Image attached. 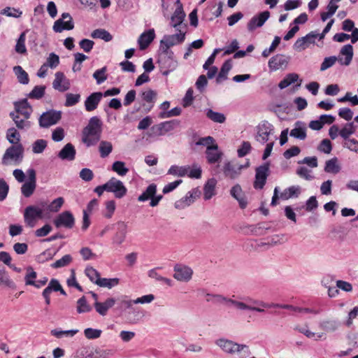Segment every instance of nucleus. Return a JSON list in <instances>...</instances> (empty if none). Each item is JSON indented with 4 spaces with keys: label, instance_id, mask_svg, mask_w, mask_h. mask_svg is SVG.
Here are the masks:
<instances>
[{
    "label": "nucleus",
    "instance_id": "f257e3e1",
    "mask_svg": "<svg viewBox=\"0 0 358 358\" xmlns=\"http://www.w3.org/2000/svg\"><path fill=\"white\" fill-rule=\"evenodd\" d=\"M28 179L25 181L26 175L22 169H16L13 171V176L20 183L24 182L20 188L22 194L29 198L36 188V173L34 169H29L26 172Z\"/></svg>",
    "mask_w": 358,
    "mask_h": 358
},
{
    "label": "nucleus",
    "instance_id": "f03ea898",
    "mask_svg": "<svg viewBox=\"0 0 358 358\" xmlns=\"http://www.w3.org/2000/svg\"><path fill=\"white\" fill-rule=\"evenodd\" d=\"M102 123L101 120L94 116L89 120L88 124L83 129L82 141L87 146L96 144L101 138Z\"/></svg>",
    "mask_w": 358,
    "mask_h": 358
},
{
    "label": "nucleus",
    "instance_id": "7ed1b4c3",
    "mask_svg": "<svg viewBox=\"0 0 358 358\" xmlns=\"http://www.w3.org/2000/svg\"><path fill=\"white\" fill-rule=\"evenodd\" d=\"M215 344L225 353L234 355L238 353L241 358H246L250 355L249 347L244 344H238L226 338H219Z\"/></svg>",
    "mask_w": 358,
    "mask_h": 358
},
{
    "label": "nucleus",
    "instance_id": "20e7f679",
    "mask_svg": "<svg viewBox=\"0 0 358 358\" xmlns=\"http://www.w3.org/2000/svg\"><path fill=\"white\" fill-rule=\"evenodd\" d=\"M157 63L164 76L169 75L178 67V61L174 57L172 50H164L159 49Z\"/></svg>",
    "mask_w": 358,
    "mask_h": 358
},
{
    "label": "nucleus",
    "instance_id": "39448f33",
    "mask_svg": "<svg viewBox=\"0 0 358 358\" xmlns=\"http://www.w3.org/2000/svg\"><path fill=\"white\" fill-rule=\"evenodd\" d=\"M24 157V148L17 144L8 148L3 155L1 164L4 166L19 165Z\"/></svg>",
    "mask_w": 358,
    "mask_h": 358
},
{
    "label": "nucleus",
    "instance_id": "423d86ee",
    "mask_svg": "<svg viewBox=\"0 0 358 358\" xmlns=\"http://www.w3.org/2000/svg\"><path fill=\"white\" fill-rule=\"evenodd\" d=\"M180 123V122L178 120H172L155 124L151 127L148 135L150 137L164 136L178 127Z\"/></svg>",
    "mask_w": 358,
    "mask_h": 358
},
{
    "label": "nucleus",
    "instance_id": "0eeeda50",
    "mask_svg": "<svg viewBox=\"0 0 358 358\" xmlns=\"http://www.w3.org/2000/svg\"><path fill=\"white\" fill-rule=\"evenodd\" d=\"M179 33L172 35H165L160 41V50H171L170 48L182 43L185 39V31L178 29Z\"/></svg>",
    "mask_w": 358,
    "mask_h": 358
},
{
    "label": "nucleus",
    "instance_id": "6e6552de",
    "mask_svg": "<svg viewBox=\"0 0 358 358\" xmlns=\"http://www.w3.org/2000/svg\"><path fill=\"white\" fill-rule=\"evenodd\" d=\"M44 208L36 206H27L24 213V219L25 223L30 227H34L37 219L43 217Z\"/></svg>",
    "mask_w": 358,
    "mask_h": 358
},
{
    "label": "nucleus",
    "instance_id": "1a4fd4ad",
    "mask_svg": "<svg viewBox=\"0 0 358 358\" xmlns=\"http://www.w3.org/2000/svg\"><path fill=\"white\" fill-rule=\"evenodd\" d=\"M193 273V269L189 266L182 264H176L173 267V277L177 281L188 282L192 280Z\"/></svg>",
    "mask_w": 358,
    "mask_h": 358
},
{
    "label": "nucleus",
    "instance_id": "9d476101",
    "mask_svg": "<svg viewBox=\"0 0 358 358\" xmlns=\"http://www.w3.org/2000/svg\"><path fill=\"white\" fill-rule=\"evenodd\" d=\"M274 132L273 126L268 121H262L257 127V141L261 143H265L270 140V136Z\"/></svg>",
    "mask_w": 358,
    "mask_h": 358
},
{
    "label": "nucleus",
    "instance_id": "9b49d317",
    "mask_svg": "<svg viewBox=\"0 0 358 358\" xmlns=\"http://www.w3.org/2000/svg\"><path fill=\"white\" fill-rule=\"evenodd\" d=\"M270 164L268 162L265 163L255 169V180L254 182V187L257 189H262L266 184V179L270 173Z\"/></svg>",
    "mask_w": 358,
    "mask_h": 358
},
{
    "label": "nucleus",
    "instance_id": "f8f14e48",
    "mask_svg": "<svg viewBox=\"0 0 358 358\" xmlns=\"http://www.w3.org/2000/svg\"><path fill=\"white\" fill-rule=\"evenodd\" d=\"M62 113L60 111L54 110L43 113L39 117V126L42 128H48L56 124L61 119Z\"/></svg>",
    "mask_w": 358,
    "mask_h": 358
},
{
    "label": "nucleus",
    "instance_id": "ddd939ff",
    "mask_svg": "<svg viewBox=\"0 0 358 358\" xmlns=\"http://www.w3.org/2000/svg\"><path fill=\"white\" fill-rule=\"evenodd\" d=\"M74 28V23L71 15L68 13L62 14L61 17L57 20L52 27L56 33H61L64 30H72Z\"/></svg>",
    "mask_w": 358,
    "mask_h": 358
},
{
    "label": "nucleus",
    "instance_id": "4468645a",
    "mask_svg": "<svg viewBox=\"0 0 358 358\" xmlns=\"http://www.w3.org/2000/svg\"><path fill=\"white\" fill-rule=\"evenodd\" d=\"M248 165L249 162L246 165H241L236 161L229 162L224 165L223 172L226 177L236 179L241 175L242 169L248 167Z\"/></svg>",
    "mask_w": 358,
    "mask_h": 358
},
{
    "label": "nucleus",
    "instance_id": "2eb2a0df",
    "mask_svg": "<svg viewBox=\"0 0 358 358\" xmlns=\"http://www.w3.org/2000/svg\"><path fill=\"white\" fill-rule=\"evenodd\" d=\"M106 185L108 187V192H113L115 196L117 199L124 197L127 192V189L123 182L115 178H111L106 182Z\"/></svg>",
    "mask_w": 358,
    "mask_h": 358
},
{
    "label": "nucleus",
    "instance_id": "dca6fc26",
    "mask_svg": "<svg viewBox=\"0 0 358 358\" xmlns=\"http://www.w3.org/2000/svg\"><path fill=\"white\" fill-rule=\"evenodd\" d=\"M53 222L57 228L65 227L71 229L75 224V218L70 211L66 210L59 214Z\"/></svg>",
    "mask_w": 358,
    "mask_h": 358
},
{
    "label": "nucleus",
    "instance_id": "f3484780",
    "mask_svg": "<svg viewBox=\"0 0 358 358\" xmlns=\"http://www.w3.org/2000/svg\"><path fill=\"white\" fill-rule=\"evenodd\" d=\"M317 36L318 33L316 31H310L305 36L298 38L293 45L294 49L298 52L306 50L310 44L315 43Z\"/></svg>",
    "mask_w": 358,
    "mask_h": 358
},
{
    "label": "nucleus",
    "instance_id": "a211bd4d",
    "mask_svg": "<svg viewBox=\"0 0 358 358\" xmlns=\"http://www.w3.org/2000/svg\"><path fill=\"white\" fill-rule=\"evenodd\" d=\"M52 87L59 92H64L70 89L71 82L63 72L58 71L55 74Z\"/></svg>",
    "mask_w": 358,
    "mask_h": 358
},
{
    "label": "nucleus",
    "instance_id": "6ab92c4d",
    "mask_svg": "<svg viewBox=\"0 0 358 358\" xmlns=\"http://www.w3.org/2000/svg\"><path fill=\"white\" fill-rule=\"evenodd\" d=\"M32 108L27 99L14 102V110L10 113H15L17 115L30 118Z\"/></svg>",
    "mask_w": 358,
    "mask_h": 358
},
{
    "label": "nucleus",
    "instance_id": "aec40b11",
    "mask_svg": "<svg viewBox=\"0 0 358 358\" xmlns=\"http://www.w3.org/2000/svg\"><path fill=\"white\" fill-rule=\"evenodd\" d=\"M289 61V58L284 55H276L272 57L268 62V66L271 71H275L281 68H285Z\"/></svg>",
    "mask_w": 358,
    "mask_h": 358
},
{
    "label": "nucleus",
    "instance_id": "412c9836",
    "mask_svg": "<svg viewBox=\"0 0 358 358\" xmlns=\"http://www.w3.org/2000/svg\"><path fill=\"white\" fill-rule=\"evenodd\" d=\"M185 17V13L183 11L182 6V4H180L171 16V25L176 30L182 29V28H186V24L182 23Z\"/></svg>",
    "mask_w": 358,
    "mask_h": 358
},
{
    "label": "nucleus",
    "instance_id": "4be33fe9",
    "mask_svg": "<svg viewBox=\"0 0 358 358\" xmlns=\"http://www.w3.org/2000/svg\"><path fill=\"white\" fill-rule=\"evenodd\" d=\"M270 13L267 10L260 13L259 15H255L248 23V29L252 31L258 27L264 25L265 22L269 18Z\"/></svg>",
    "mask_w": 358,
    "mask_h": 358
},
{
    "label": "nucleus",
    "instance_id": "5701e85b",
    "mask_svg": "<svg viewBox=\"0 0 358 358\" xmlns=\"http://www.w3.org/2000/svg\"><path fill=\"white\" fill-rule=\"evenodd\" d=\"M117 231L113 238V243L117 245H121L126 239L128 232V225L123 221H119L116 224Z\"/></svg>",
    "mask_w": 358,
    "mask_h": 358
},
{
    "label": "nucleus",
    "instance_id": "b1692460",
    "mask_svg": "<svg viewBox=\"0 0 358 358\" xmlns=\"http://www.w3.org/2000/svg\"><path fill=\"white\" fill-rule=\"evenodd\" d=\"M250 300L255 301L251 298H248L245 299V302L236 301L234 307L240 310H250L255 311L257 313H264V309L260 308L259 304H254ZM261 307H262L261 306Z\"/></svg>",
    "mask_w": 358,
    "mask_h": 358
},
{
    "label": "nucleus",
    "instance_id": "393cba45",
    "mask_svg": "<svg viewBox=\"0 0 358 358\" xmlns=\"http://www.w3.org/2000/svg\"><path fill=\"white\" fill-rule=\"evenodd\" d=\"M196 189L188 192L182 198L175 202L174 207L176 209L182 210L189 206L194 202L195 196L194 194H196Z\"/></svg>",
    "mask_w": 358,
    "mask_h": 358
},
{
    "label": "nucleus",
    "instance_id": "a878e982",
    "mask_svg": "<svg viewBox=\"0 0 358 358\" xmlns=\"http://www.w3.org/2000/svg\"><path fill=\"white\" fill-rule=\"evenodd\" d=\"M230 194L233 198L237 200L241 208L244 209L246 208L248 201L239 185L237 184L231 187Z\"/></svg>",
    "mask_w": 358,
    "mask_h": 358
},
{
    "label": "nucleus",
    "instance_id": "bb28decb",
    "mask_svg": "<svg viewBox=\"0 0 358 358\" xmlns=\"http://www.w3.org/2000/svg\"><path fill=\"white\" fill-rule=\"evenodd\" d=\"M206 155L209 164H215L220 160L222 152L219 150L217 145L215 144L206 148Z\"/></svg>",
    "mask_w": 358,
    "mask_h": 358
},
{
    "label": "nucleus",
    "instance_id": "cd10ccee",
    "mask_svg": "<svg viewBox=\"0 0 358 358\" xmlns=\"http://www.w3.org/2000/svg\"><path fill=\"white\" fill-rule=\"evenodd\" d=\"M341 55L338 56V62L341 65L348 66L353 57V48L351 45L348 44L344 45L340 52Z\"/></svg>",
    "mask_w": 358,
    "mask_h": 358
},
{
    "label": "nucleus",
    "instance_id": "c85d7f7f",
    "mask_svg": "<svg viewBox=\"0 0 358 358\" xmlns=\"http://www.w3.org/2000/svg\"><path fill=\"white\" fill-rule=\"evenodd\" d=\"M306 131V124L301 121H297L294 123V128L290 131L289 135L296 139L305 140Z\"/></svg>",
    "mask_w": 358,
    "mask_h": 358
},
{
    "label": "nucleus",
    "instance_id": "c756f323",
    "mask_svg": "<svg viewBox=\"0 0 358 358\" xmlns=\"http://www.w3.org/2000/svg\"><path fill=\"white\" fill-rule=\"evenodd\" d=\"M103 96V94L101 92H94L91 94L85 101V107L87 111H92L95 110L101 98Z\"/></svg>",
    "mask_w": 358,
    "mask_h": 358
},
{
    "label": "nucleus",
    "instance_id": "7c9ffc66",
    "mask_svg": "<svg viewBox=\"0 0 358 358\" xmlns=\"http://www.w3.org/2000/svg\"><path fill=\"white\" fill-rule=\"evenodd\" d=\"M9 115L18 129L27 131L31 128V122L29 120V118H25L15 113H10Z\"/></svg>",
    "mask_w": 358,
    "mask_h": 358
},
{
    "label": "nucleus",
    "instance_id": "2f4dec72",
    "mask_svg": "<svg viewBox=\"0 0 358 358\" xmlns=\"http://www.w3.org/2000/svg\"><path fill=\"white\" fill-rule=\"evenodd\" d=\"M250 301L252 303H254V304H259L263 308H283V309L291 310H293L294 312H299V313L302 312V308L297 307V306H294L292 305L280 304V303H264V302H263L262 301H252V300H250Z\"/></svg>",
    "mask_w": 358,
    "mask_h": 358
},
{
    "label": "nucleus",
    "instance_id": "473e14b6",
    "mask_svg": "<svg viewBox=\"0 0 358 358\" xmlns=\"http://www.w3.org/2000/svg\"><path fill=\"white\" fill-rule=\"evenodd\" d=\"M115 303V299L108 298L104 302H94V308L96 311L101 315L105 316L109 308H112Z\"/></svg>",
    "mask_w": 358,
    "mask_h": 358
},
{
    "label": "nucleus",
    "instance_id": "72a5a7b5",
    "mask_svg": "<svg viewBox=\"0 0 358 358\" xmlns=\"http://www.w3.org/2000/svg\"><path fill=\"white\" fill-rule=\"evenodd\" d=\"M155 36L154 29H149L141 34L138 39V43L141 50H145L148 47Z\"/></svg>",
    "mask_w": 358,
    "mask_h": 358
},
{
    "label": "nucleus",
    "instance_id": "f704fd0d",
    "mask_svg": "<svg viewBox=\"0 0 358 358\" xmlns=\"http://www.w3.org/2000/svg\"><path fill=\"white\" fill-rule=\"evenodd\" d=\"M294 330L303 334L308 338H312L315 341H319L321 339H326V334L323 332L316 333L308 329V327H301L297 325L294 327Z\"/></svg>",
    "mask_w": 358,
    "mask_h": 358
},
{
    "label": "nucleus",
    "instance_id": "c9c22d12",
    "mask_svg": "<svg viewBox=\"0 0 358 358\" xmlns=\"http://www.w3.org/2000/svg\"><path fill=\"white\" fill-rule=\"evenodd\" d=\"M217 180L212 178L207 180L203 187V199L210 200L216 194L215 187Z\"/></svg>",
    "mask_w": 358,
    "mask_h": 358
},
{
    "label": "nucleus",
    "instance_id": "e433bc0d",
    "mask_svg": "<svg viewBox=\"0 0 358 358\" xmlns=\"http://www.w3.org/2000/svg\"><path fill=\"white\" fill-rule=\"evenodd\" d=\"M76 150L71 143H67L58 153V157L62 160L73 161L76 157Z\"/></svg>",
    "mask_w": 358,
    "mask_h": 358
},
{
    "label": "nucleus",
    "instance_id": "4c0bfd02",
    "mask_svg": "<svg viewBox=\"0 0 358 358\" xmlns=\"http://www.w3.org/2000/svg\"><path fill=\"white\" fill-rule=\"evenodd\" d=\"M64 200L62 197H58L54 199L50 204L46 201H41L39 206L42 208H47L49 212L57 213L62 208Z\"/></svg>",
    "mask_w": 358,
    "mask_h": 358
},
{
    "label": "nucleus",
    "instance_id": "58836bf2",
    "mask_svg": "<svg viewBox=\"0 0 358 358\" xmlns=\"http://www.w3.org/2000/svg\"><path fill=\"white\" fill-rule=\"evenodd\" d=\"M301 194V187L298 185H293L286 188L280 194L281 199L287 200L293 197H298Z\"/></svg>",
    "mask_w": 358,
    "mask_h": 358
},
{
    "label": "nucleus",
    "instance_id": "ea45409f",
    "mask_svg": "<svg viewBox=\"0 0 358 358\" xmlns=\"http://www.w3.org/2000/svg\"><path fill=\"white\" fill-rule=\"evenodd\" d=\"M232 68V61L231 59H227L222 64L220 71L219 72L217 78L216 82L217 83H220L222 80L227 79V74L229 71Z\"/></svg>",
    "mask_w": 358,
    "mask_h": 358
},
{
    "label": "nucleus",
    "instance_id": "a19ab883",
    "mask_svg": "<svg viewBox=\"0 0 358 358\" xmlns=\"http://www.w3.org/2000/svg\"><path fill=\"white\" fill-rule=\"evenodd\" d=\"M324 170L326 173L331 174H337L341 171V166L338 163V159L334 157L325 162Z\"/></svg>",
    "mask_w": 358,
    "mask_h": 358
},
{
    "label": "nucleus",
    "instance_id": "79ce46f5",
    "mask_svg": "<svg viewBox=\"0 0 358 358\" xmlns=\"http://www.w3.org/2000/svg\"><path fill=\"white\" fill-rule=\"evenodd\" d=\"M157 185L154 183L149 185L146 189L138 197V201L140 202H145L151 199L153 196L156 194Z\"/></svg>",
    "mask_w": 358,
    "mask_h": 358
},
{
    "label": "nucleus",
    "instance_id": "37998d69",
    "mask_svg": "<svg viewBox=\"0 0 358 358\" xmlns=\"http://www.w3.org/2000/svg\"><path fill=\"white\" fill-rule=\"evenodd\" d=\"M340 326L339 322L336 320H323L319 324L320 328L327 332L336 331Z\"/></svg>",
    "mask_w": 358,
    "mask_h": 358
},
{
    "label": "nucleus",
    "instance_id": "c03bdc74",
    "mask_svg": "<svg viewBox=\"0 0 358 358\" xmlns=\"http://www.w3.org/2000/svg\"><path fill=\"white\" fill-rule=\"evenodd\" d=\"M357 127L354 122L346 123L340 129V136L345 141L348 140L351 135L356 132Z\"/></svg>",
    "mask_w": 358,
    "mask_h": 358
},
{
    "label": "nucleus",
    "instance_id": "a18cd8bd",
    "mask_svg": "<svg viewBox=\"0 0 358 358\" xmlns=\"http://www.w3.org/2000/svg\"><path fill=\"white\" fill-rule=\"evenodd\" d=\"M299 75L295 73H291L286 75L283 80H282L279 84L278 87L280 89L283 90L290 85L294 83L299 80Z\"/></svg>",
    "mask_w": 358,
    "mask_h": 358
},
{
    "label": "nucleus",
    "instance_id": "49530a36",
    "mask_svg": "<svg viewBox=\"0 0 358 358\" xmlns=\"http://www.w3.org/2000/svg\"><path fill=\"white\" fill-rule=\"evenodd\" d=\"M205 111L206 117L214 122L224 123L226 120V117L223 113L215 112L210 108Z\"/></svg>",
    "mask_w": 358,
    "mask_h": 358
},
{
    "label": "nucleus",
    "instance_id": "de8ad7c7",
    "mask_svg": "<svg viewBox=\"0 0 358 358\" xmlns=\"http://www.w3.org/2000/svg\"><path fill=\"white\" fill-rule=\"evenodd\" d=\"M78 332V329L61 330L59 329H55L50 331V334L57 338H62L63 337H73Z\"/></svg>",
    "mask_w": 358,
    "mask_h": 358
},
{
    "label": "nucleus",
    "instance_id": "09e8293b",
    "mask_svg": "<svg viewBox=\"0 0 358 358\" xmlns=\"http://www.w3.org/2000/svg\"><path fill=\"white\" fill-rule=\"evenodd\" d=\"M91 36L93 38L102 39L106 42H109L113 39L112 35L103 29H97L94 30L91 34Z\"/></svg>",
    "mask_w": 358,
    "mask_h": 358
},
{
    "label": "nucleus",
    "instance_id": "8fccbe9b",
    "mask_svg": "<svg viewBox=\"0 0 358 358\" xmlns=\"http://www.w3.org/2000/svg\"><path fill=\"white\" fill-rule=\"evenodd\" d=\"M13 71L17 78L21 84L27 85L29 83L28 73L20 66H16L13 68Z\"/></svg>",
    "mask_w": 358,
    "mask_h": 358
},
{
    "label": "nucleus",
    "instance_id": "3c124183",
    "mask_svg": "<svg viewBox=\"0 0 358 358\" xmlns=\"http://www.w3.org/2000/svg\"><path fill=\"white\" fill-rule=\"evenodd\" d=\"M6 138L13 145H17L20 144V134L15 128L11 127L6 131Z\"/></svg>",
    "mask_w": 358,
    "mask_h": 358
},
{
    "label": "nucleus",
    "instance_id": "603ef678",
    "mask_svg": "<svg viewBox=\"0 0 358 358\" xmlns=\"http://www.w3.org/2000/svg\"><path fill=\"white\" fill-rule=\"evenodd\" d=\"M188 171V166H178L176 165L171 166L169 171L168 174L174 176L183 177L187 175Z\"/></svg>",
    "mask_w": 358,
    "mask_h": 358
},
{
    "label": "nucleus",
    "instance_id": "864d4df0",
    "mask_svg": "<svg viewBox=\"0 0 358 358\" xmlns=\"http://www.w3.org/2000/svg\"><path fill=\"white\" fill-rule=\"evenodd\" d=\"M119 278H100L99 282H96V285L101 287H107L111 289L119 284Z\"/></svg>",
    "mask_w": 358,
    "mask_h": 358
},
{
    "label": "nucleus",
    "instance_id": "5fc2aeb1",
    "mask_svg": "<svg viewBox=\"0 0 358 358\" xmlns=\"http://www.w3.org/2000/svg\"><path fill=\"white\" fill-rule=\"evenodd\" d=\"M99 150L102 158L108 157L113 150L112 143L106 141H101L99 146Z\"/></svg>",
    "mask_w": 358,
    "mask_h": 358
},
{
    "label": "nucleus",
    "instance_id": "6e6d98bb",
    "mask_svg": "<svg viewBox=\"0 0 358 358\" xmlns=\"http://www.w3.org/2000/svg\"><path fill=\"white\" fill-rule=\"evenodd\" d=\"M37 278V273L34 271L33 268L28 266L26 268V275L24 276V281L26 285L34 286L36 279Z\"/></svg>",
    "mask_w": 358,
    "mask_h": 358
},
{
    "label": "nucleus",
    "instance_id": "4d7b16f0",
    "mask_svg": "<svg viewBox=\"0 0 358 358\" xmlns=\"http://www.w3.org/2000/svg\"><path fill=\"white\" fill-rule=\"evenodd\" d=\"M112 170L120 176H125L129 169L125 166V163L122 161H116L112 165Z\"/></svg>",
    "mask_w": 358,
    "mask_h": 358
},
{
    "label": "nucleus",
    "instance_id": "13d9d810",
    "mask_svg": "<svg viewBox=\"0 0 358 358\" xmlns=\"http://www.w3.org/2000/svg\"><path fill=\"white\" fill-rule=\"evenodd\" d=\"M76 310H77V312L80 314L88 313V312L91 311L92 308L88 304L85 296H82L77 301Z\"/></svg>",
    "mask_w": 358,
    "mask_h": 358
},
{
    "label": "nucleus",
    "instance_id": "bf43d9fd",
    "mask_svg": "<svg viewBox=\"0 0 358 358\" xmlns=\"http://www.w3.org/2000/svg\"><path fill=\"white\" fill-rule=\"evenodd\" d=\"M0 285H5L10 288L15 287L14 282L10 278L9 275L5 269H0Z\"/></svg>",
    "mask_w": 358,
    "mask_h": 358
},
{
    "label": "nucleus",
    "instance_id": "052dcab7",
    "mask_svg": "<svg viewBox=\"0 0 358 358\" xmlns=\"http://www.w3.org/2000/svg\"><path fill=\"white\" fill-rule=\"evenodd\" d=\"M107 68L103 66L100 69H97L93 73V78L96 80V83L100 85L107 80Z\"/></svg>",
    "mask_w": 358,
    "mask_h": 358
},
{
    "label": "nucleus",
    "instance_id": "680f3d73",
    "mask_svg": "<svg viewBox=\"0 0 358 358\" xmlns=\"http://www.w3.org/2000/svg\"><path fill=\"white\" fill-rule=\"evenodd\" d=\"M141 97L148 103H154L157 97V92L151 89H146L141 92Z\"/></svg>",
    "mask_w": 358,
    "mask_h": 358
},
{
    "label": "nucleus",
    "instance_id": "e2e57ef3",
    "mask_svg": "<svg viewBox=\"0 0 358 358\" xmlns=\"http://www.w3.org/2000/svg\"><path fill=\"white\" fill-rule=\"evenodd\" d=\"M47 147V141L44 139H38L32 144V152L34 154L42 153Z\"/></svg>",
    "mask_w": 358,
    "mask_h": 358
},
{
    "label": "nucleus",
    "instance_id": "0e129e2a",
    "mask_svg": "<svg viewBox=\"0 0 358 358\" xmlns=\"http://www.w3.org/2000/svg\"><path fill=\"white\" fill-rule=\"evenodd\" d=\"M45 87L43 85H37L34 87L31 92L28 94L30 99H39L42 98L45 94Z\"/></svg>",
    "mask_w": 358,
    "mask_h": 358
},
{
    "label": "nucleus",
    "instance_id": "69168bd1",
    "mask_svg": "<svg viewBox=\"0 0 358 358\" xmlns=\"http://www.w3.org/2000/svg\"><path fill=\"white\" fill-rule=\"evenodd\" d=\"M296 174L306 180L310 181L313 180L314 176L312 175L311 170L305 166H300L296 170Z\"/></svg>",
    "mask_w": 358,
    "mask_h": 358
},
{
    "label": "nucleus",
    "instance_id": "338daca9",
    "mask_svg": "<svg viewBox=\"0 0 358 358\" xmlns=\"http://www.w3.org/2000/svg\"><path fill=\"white\" fill-rule=\"evenodd\" d=\"M25 40H26L25 33L22 32L20 35V36L17 41V43L15 45V51L17 53L24 54L27 52V49H26V46H25Z\"/></svg>",
    "mask_w": 358,
    "mask_h": 358
},
{
    "label": "nucleus",
    "instance_id": "774afa93",
    "mask_svg": "<svg viewBox=\"0 0 358 358\" xmlns=\"http://www.w3.org/2000/svg\"><path fill=\"white\" fill-rule=\"evenodd\" d=\"M114 355L111 349H98L94 353V358H110Z\"/></svg>",
    "mask_w": 358,
    "mask_h": 358
}]
</instances>
